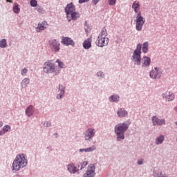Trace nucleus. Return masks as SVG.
Returning <instances> with one entry per match:
<instances>
[{"label":"nucleus","mask_w":177,"mask_h":177,"mask_svg":"<svg viewBox=\"0 0 177 177\" xmlns=\"http://www.w3.org/2000/svg\"><path fill=\"white\" fill-rule=\"evenodd\" d=\"M27 165V160L24 154L17 156L12 163L13 171H19L21 168H24Z\"/></svg>","instance_id":"f257e3e1"},{"label":"nucleus","mask_w":177,"mask_h":177,"mask_svg":"<svg viewBox=\"0 0 177 177\" xmlns=\"http://www.w3.org/2000/svg\"><path fill=\"white\" fill-rule=\"evenodd\" d=\"M109 37H107V30L103 28L101 32L98 35L97 39V45L100 48H103V46H107L109 45Z\"/></svg>","instance_id":"f03ea898"},{"label":"nucleus","mask_w":177,"mask_h":177,"mask_svg":"<svg viewBox=\"0 0 177 177\" xmlns=\"http://www.w3.org/2000/svg\"><path fill=\"white\" fill-rule=\"evenodd\" d=\"M43 71L46 74H52V73H54L55 75H56L60 73V68L55 66V64L52 63V62L47 61L44 64Z\"/></svg>","instance_id":"7ed1b4c3"},{"label":"nucleus","mask_w":177,"mask_h":177,"mask_svg":"<svg viewBox=\"0 0 177 177\" xmlns=\"http://www.w3.org/2000/svg\"><path fill=\"white\" fill-rule=\"evenodd\" d=\"M128 129V124L125 123L118 124L115 127V132L117 135L118 140H124V133Z\"/></svg>","instance_id":"20e7f679"},{"label":"nucleus","mask_w":177,"mask_h":177,"mask_svg":"<svg viewBox=\"0 0 177 177\" xmlns=\"http://www.w3.org/2000/svg\"><path fill=\"white\" fill-rule=\"evenodd\" d=\"M142 45L140 44L137 45L136 49L134 50L133 54V62L137 66H140V62L142 58L140 57V55L142 53Z\"/></svg>","instance_id":"39448f33"},{"label":"nucleus","mask_w":177,"mask_h":177,"mask_svg":"<svg viewBox=\"0 0 177 177\" xmlns=\"http://www.w3.org/2000/svg\"><path fill=\"white\" fill-rule=\"evenodd\" d=\"M145 17H142V12H138L136 21V28L137 31H142L143 24H145Z\"/></svg>","instance_id":"423d86ee"},{"label":"nucleus","mask_w":177,"mask_h":177,"mask_svg":"<svg viewBox=\"0 0 177 177\" xmlns=\"http://www.w3.org/2000/svg\"><path fill=\"white\" fill-rule=\"evenodd\" d=\"M150 77L152 78V80H156L157 78L161 77V71H160V68L156 67L154 69H152L149 73Z\"/></svg>","instance_id":"0eeeda50"},{"label":"nucleus","mask_w":177,"mask_h":177,"mask_svg":"<svg viewBox=\"0 0 177 177\" xmlns=\"http://www.w3.org/2000/svg\"><path fill=\"white\" fill-rule=\"evenodd\" d=\"M95 167L93 165H90L88 166L87 171L86 174H84L83 177H94L96 174L95 173Z\"/></svg>","instance_id":"6e6552de"},{"label":"nucleus","mask_w":177,"mask_h":177,"mask_svg":"<svg viewBox=\"0 0 177 177\" xmlns=\"http://www.w3.org/2000/svg\"><path fill=\"white\" fill-rule=\"evenodd\" d=\"M49 44L52 50H54V52H59L60 49V43L55 39H52L49 41Z\"/></svg>","instance_id":"1a4fd4ad"},{"label":"nucleus","mask_w":177,"mask_h":177,"mask_svg":"<svg viewBox=\"0 0 177 177\" xmlns=\"http://www.w3.org/2000/svg\"><path fill=\"white\" fill-rule=\"evenodd\" d=\"M65 12L66 13V17L71 15V13L75 12V6H73V3L68 4L65 8Z\"/></svg>","instance_id":"9d476101"},{"label":"nucleus","mask_w":177,"mask_h":177,"mask_svg":"<svg viewBox=\"0 0 177 177\" xmlns=\"http://www.w3.org/2000/svg\"><path fill=\"white\" fill-rule=\"evenodd\" d=\"M93 136H95V130L92 129H88L85 133L84 138L86 140H91V139H92Z\"/></svg>","instance_id":"9b49d317"},{"label":"nucleus","mask_w":177,"mask_h":177,"mask_svg":"<svg viewBox=\"0 0 177 177\" xmlns=\"http://www.w3.org/2000/svg\"><path fill=\"white\" fill-rule=\"evenodd\" d=\"M163 97L167 100V102H171L175 99V95L171 91H167L163 94Z\"/></svg>","instance_id":"f8f14e48"},{"label":"nucleus","mask_w":177,"mask_h":177,"mask_svg":"<svg viewBox=\"0 0 177 177\" xmlns=\"http://www.w3.org/2000/svg\"><path fill=\"white\" fill-rule=\"evenodd\" d=\"M67 19L68 21H71V20H77V19H80V13L77 12L76 11L69 14V15L66 16Z\"/></svg>","instance_id":"ddd939ff"},{"label":"nucleus","mask_w":177,"mask_h":177,"mask_svg":"<svg viewBox=\"0 0 177 177\" xmlns=\"http://www.w3.org/2000/svg\"><path fill=\"white\" fill-rule=\"evenodd\" d=\"M46 27H48V22L44 21L41 24H39L38 26L36 27L35 30L37 32H41V31H44Z\"/></svg>","instance_id":"4468645a"},{"label":"nucleus","mask_w":177,"mask_h":177,"mask_svg":"<svg viewBox=\"0 0 177 177\" xmlns=\"http://www.w3.org/2000/svg\"><path fill=\"white\" fill-rule=\"evenodd\" d=\"M152 122H153V125H164V124H165V120L158 119L156 116H153L152 118Z\"/></svg>","instance_id":"2eb2a0df"},{"label":"nucleus","mask_w":177,"mask_h":177,"mask_svg":"<svg viewBox=\"0 0 177 177\" xmlns=\"http://www.w3.org/2000/svg\"><path fill=\"white\" fill-rule=\"evenodd\" d=\"M153 176L155 177H167L165 174H162L161 170L158 169V168H155L153 170Z\"/></svg>","instance_id":"dca6fc26"},{"label":"nucleus","mask_w":177,"mask_h":177,"mask_svg":"<svg viewBox=\"0 0 177 177\" xmlns=\"http://www.w3.org/2000/svg\"><path fill=\"white\" fill-rule=\"evenodd\" d=\"M62 44L66 46H68V45L73 46L74 45V41H73V39H71V38L64 37L62 39Z\"/></svg>","instance_id":"f3484780"},{"label":"nucleus","mask_w":177,"mask_h":177,"mask_svg":"<svg viewBox=\"0 0 177 177\" xmlns=\"http://www.w3.org/2000/svg\"><path fill=\"white\" fill-rule=\"evenodd\" d=\"M92 44V39L88 38L83 43V46L84 49H89L91 48Z\"/></svg>","instance_id":"a211bd4d"},{"label":"nucleus","mask_w":177,"mask_h":177,"mask_svg":"<svg viewBox=\"0 0 177 177\" xmlns=\"http://www.w3.org/2000/svg\"><path fill=\"white\" fill-rule=\"evenodd\" d=\"M67 169L68 171H69V172L71 174H75V172H77V171H78L77 169V167L75 166H74L73 164H69L67 165Z\"/></svg>","instance_id":"6ab92c4d"},{"label":"nucleus","mask_w":177,"mask_h":177,"mask_svg":"<svg viewBox=\"0 0 177 177\" xmlns=\"http://www.w3.org/2000/svg\"><path fill=\"white\" fill-rule=\"evenodd\" d=\"M132 8L134 10L135 13H140L139 10H140V5L139 2L135 1L133 3Z\"/></svg>","instance_id":"aec40b11"},{"label":"nucleus","mask_w":177,"mask_h":177,"mask_svg":"<svg viewBox=\"0 0 177 177\" xmlns=\"http://www.w3.org/2000/svg\"><path fill=\"white\" fill-rule=\"evenodd\" d=\"M34 113V107L32 106H30L26 110V114L28 117H31Z\"/></svg>","instance_id":"412c9836"},{"label":"nucleus","mask_w":177,"mask_h":177,"mask_svg":"<svg viewBox=\"0 0 177 177\" xmlns=\"http://www.w3.org/2000/svg\"><path fill=\"white\" fill-rule=\"evenodd\" d=\"M93 150H96L95 146H92L91 147L86 148V149H80V151L82 153V151H85L86 153H88L89 151H93Z\"/></svg>","instance_id":"4be33fe9"},{"label":"nucleus","mask_w":177,"mask_h":177,"mask_svg":"<svg viewBox=\"0 0 177 177\" xmlns=\"http://www.w3.org/2000/svg\"><path fill=\"white\" fill-rule=\"evenodd\" d=\"M128 113L124 109H120L118 111V117H125Z\"/></svg>","instance_id":"5701e85b"},{"label":"nucleus","mask_w":177,"mask_h":177,"mask_svg":"<svg viewBox=\"0 0 177 177\" xmlns=\"http://www.w3.org/2000/svg\"><path fill=\"white\" fill-rule=\"evenodd\" d=\"M60 93L57 95V99H62L64 96V88L63 86H59Z\"/></svg>","instance_id":"b1692460"},{"label":"nucleus","mask_w":177,"mask_h":177,"mask_svg":"<svg viewBox=\"0 0 177 177\" xmlns=\"http://www.w3.org/2000/svg\"><path fill=\"white\" fill-rule=\"evenodd\" d=\"M149 50V42L146 41L142 44V52L143 53H147Z\"/></svg>","instance_id":"393cba45"},{"label":"nucleus","mask_w":177,"mask_h":177,"mask_svg":"<svg viewBox=\"0 0 177 177\" xmlns=\"http://www.w3.org/2000/svg\"><path fill=\"white\" fill-rule=\"evenodd\" d=\"M144 63L143 64L145 66H150V63L151 62V61L150 60V58L148 57H144L143 59H142Z\"/></svg>","instance_id":"a878e982"},{"label":"nucleus","mask_w":177,"mask_h":177,"mask_svg":"<svg viewBox=\"0 0 177 177\" xmlns=\"http://www.w3.org/2000/svg\"><path fill=\"white\" fill-rule=\"evenodd\" d=\"M28 84H30V79L26 78V79L23 80L21 82L22 88H26L27 86V85H28Z\"/></svg>","instance_id":"bb28decb"},{"label":"nucleus","mask_w":177,"mask_h":177,"mask_svg":"<svg viewBox=\"0 0 177 177\" xmlns=\"http://www.w3.org/2000/svg\"><path fill=\"white\" fill-rule=\"evenodd\" d=\"M162 142H164V136H160L156 140V145H161V143H162Z\"/></svg>","instance_id":"cd10ccee"},{"label":"nucleus","mask_w":177,"mask_h":177,"mask_svg":"<svg viewBox=\"0 0 177 177\" xmlns=\"http://www.w3.org/2000/svg\"><path fill=\"white\" fill-rule=\"evenodd\" d=\"M13 12L17 14L20 12V8H19V4H17V3L14 4Z\"/></svg>","instance_id":"c85d7f7f"},{"label":"nucleus","mask_w":177,"mask_h":177,"mask_svg":"<svg viewBox=\"0 0 177 177\" xmlns=\"http://www.w3.org/2000/svg\"><path fill=\"white\" fill-rule=\"evenodd\" d=\"M110 102H118L120 97L118 95H111L109 98Z\"/></svg>","instance_id":"c756f323"},{"label":"nucleus","mask_w":177,"mask_h":177,"mask_svg":"<svg viewBox=\"0 0 177 177\" xmlns=\"http://www.w3.org/2000/svg\"><path fill=\"white\" fill-rule=\"evenodd\" d=\"M86 165H88V162H83L78 165V168H80L79 169L80 171H82V169H84V168H85Z\"/></svg>","instance_id":"7c9ffc66"},{"label":"nucleus","mask_w":177,"mask_h":177,"mask_svg":"<svg viewBox=\"0 0 177 177\" xmlns=\"http://www.w3.org/2000/svg\"><path fill=\"white\" fill-rule=\"evenodd\" d=\"M8 45V44L6 43V39H3L1 41H0V48H6V46Z\"/></svg>","instance_id":"2f4dec72"},{"label":"nucleus","mask_w":177,"mask_h":177,"mask_svg":"<svg viewBox=\"0 0 177 177\" xmlns=\"http://www.w3.org/2000/svg\"><path fill=\"white\" fill-rule=\"evenodd\" d=\"M56 63L58 64L59 67H60L61 68H64V67H66L64 63L59 59H57Z\"/></svg>","instance_id":"473e14b6"},{"label":"nucleus","mask_w":177,"mask_h":177,"mask_svg":"<svg viewBox=\"0 0 177 177\" xmlns=\"http://www.w3.org/2000/svg\"><path fill=\"white\" fill-rule=\"evenodd\" d=\"M30 4L32 8H35L37 5H38V2L37 1V0H31L30 1Z\"/></svg>","instance_id":"72a5a7b5"},{"label":"nucleus","mask_w":177,"mask_h":177,"mask_svg":"<svg viewBox=\"0 0 177 177\" xmlns=\"http://www.w3.org/2000/svg\"><path fill=\"white\" fill-rule=\"evenodd\" d=\"M117 2V0H108V3L110 6H114Z\"/></svg>","instance_id":"f704fd0d"},{"label":"nucleus","mask_w":177,"mask_h":177,"mask_svg":"<svg viewBox=\"0 0 177 177\" xmlns=\"http://www.w3.org/2000/svg\"><path fill=\"white\" fill-rule=\"evenodd\" d=\"M3 131L4 132H9V131H10V126H9V125L4 126L3 128Z\"/></svg>","instance_id":"c9c22d12"},{"label":"nucleus","mask_w":177,"mask_h":177,"mask_svg":"<svg viewBox=\"0 0 177 177\" xmlns=\"http://www.w3.org/2000/svg\"><path fill=\"white\" fill-rule=\"evenodd\" d=\"M27 71H28L27 68H24L22 69V71H21V75H26V74H27Z\"/></svg>","instance_id":"e433bc0d"},{"label":"nucleus","mask_w":177,"mask_h":177,"mask_svg":"<svg viewBox=\"0 0 177 177\" xmlns=\"http://www.w3.org/2000/svg\"><path fill=\"white\" fill-rule=\"evenodd\" d=\"M92 2L94 5H97L100 2V0H92Z\"/></svg>","instance_id":"4c0bfd02"},{"label":"nucleus","mask_w":177,"mask_h":177,"mask_svg":"<svg viewBox=\"0 0 177 177\" xmlns=\"http://www.w3.org/2000/svg\"><path fill=\"white\" fill-rule=\"evenodd\" d=\"M84 2H89V0H79V3H84Z\"/></svg>","instance_id":"58836bf2"},{"label":"nucleus","mask_w":177,"mask_h":177,"mask_svg":"<svg viewBox=\"0 0 177 177\" xmlns=\"http://www.w3.org/2000/svg\"><path fill=\"white\" fill-rule=\"evenodd\" d=\"M138 165H142L143 164V160H139L138 161Z\"/></svg>","instance_id":"ea45409f"},{"label":"nucleus","mask_w":177,"mask_h":177,"mask_svg":"<svg viewBox=\"0 0 177 177\" xmlns=\"http://www.w3.org/2000/svg\"><path fill=\"white\" fill-rule=\"evenodd\" d=\"M97 74L98 77H103V72H98Z\"/></svg>","instance_id":"a19ab883"},{"label":"nucleus","mask_w":177,"mask_h":177,"mask_svg":"<svg viewBox=\"0 0 177 177\" xmlns=\"http://www.w3.org/2000/svg\"><path fill=\"white\" fill-rule=\"evenodd\" d=\"M37 10L39 12H42V10L41 9V7H39V6L37 7Z\"/></svg>","instance_id":"79ce46f5"},{"label":"nucleus","mask_w":177,"mask_h":177,"mask_svg":"<svg viewBox=\"0 0 177 177\" xmlns=\"http://www.w3.org/2000/svg\"><path fill=\"white\" fill-rule=\"evenodd\" d=\"M2 125H3V123H2V122H0V128L1 127H2Z\"/></svg>","instance_id":"37998d69"},{"label":"nucleus","mask_w":177,"mask_h":177,"mask_svg":"<svg viewBox=\"0 0 177 177\" xmlns=\"http://www.w3.org/2000/svg\"><path fill=\"white\" fill-rule=\"evenodd\" d=\"M175 111H177V106L174 107Z\"/></svg>","instance_id":"c03bdc74"},{"label":"nucleus","mask_w":177,"mask_h":177,"mask_svg":"<svg viewBox=\"0 0 177 177\" xmlns=\"http://www.w3.org/2000/svg\"><path fill=\"white\" fill-rule=\"evenodd\" d=\"M7 2H12L10 0H6Z\"/></svg>","instance_id":"a18cd8bd"}]
</instances>
